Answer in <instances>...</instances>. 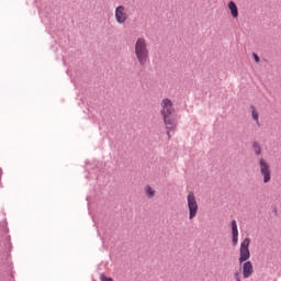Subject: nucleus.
Returning <instances> with one entry per match:
<instances>
[{"label":"nucleus","instance_id":"obj_1","mask_svg":"<svg viewBox=\"0 0 281 281\" xmlns=\"http://www.w3.org/2000/svg\"><path fill=\"white\" fill-rule=\"evenodd\" d=\"M161 106V115L167 128H175V108H172V101L170 99H164Z\"/></svg>","mask_w":281,"mask_h":281},{"label":"nucleus","instance_id":"obj_2","mask_svg":"<svg viewBox=\"0 0 281 281\" xmlns=\"http://www.w3.org/2000/svg\"><path fill=\"white\" fill-rule=\"evenodd\" d=\"M135 56L140 65L144 67L148 63V45L144 37H138L135 43Z\"/></svg>","mask_w":281,"mask_h":281},{"label":"nucleus","instance_id":"obj_3","mask_svg":"<svg viewBox=\"0 0 281 281\" xmlns=\"http://www.w3.org/2000/svg\"><path fill=\"white\" fill-rule=\"evenodd\" d=\"M249 245H251V239L249 237H246L239 248V263L243 265V262H247L249 258H251V252L249 251Z\"/></svg>","mask_w":281,"mask_h":281},{"label":"nucleus","instance_id":"obj_4","mask_svg":"<svg viewBox=\"0 0 281 281\" xmlns=\"http://www.w3.org/2000/svg\"><path fill=\"white\" fill-rule=\"evenodd\" d=\"M188 201V209H189V218L192 221L196 216V213L199 212V204L196 203V196H194V193L190 192L187 198Z\"/></svg>","mask_w":281,"mask_h":281},{"label":"nucleus","instance_id":"obj_5","mask_svg":"<svg viewBox=\"0 0 281 281\" xmlns=\"http://www.w3.org/2000/svg\"><path fill=\"white\" fill-rule=\"evenodd\" d=\"M260 175L263 176V183H269L271 181V168L269 164L263 158L259 160Z\"/></svg>","mask_w":281,"mask_h":281},{"label":"nucleus","instance_id":"obj_6","mask_svg":"<svg viewBox=\"0 0 281 281\" xmlns=\"http://www.w3.org/2000/svg\"><path fill=\"white\" fill-rule=\"evenodd\" d=\"M124 10H126L124 8V5H119L116 7L115 9V19H116V22L120 23V25H122V23H126V12H124Z\"/></svg>","mask_w":281,"mask_h":281},{"label":"nucleus","instance_id":"obj_7","mask_svg":"<svg viewBox=\"0 0 281 281\" xmlns=\"http://www.w3.org/2000/svg\"><path fill=\"white\" fill-rule=\"evenodd\" d=\"M231 229H232V245L233 247H236V245H238V224L236 223V220H233L231 222Z\"/></svg>","mask_w":281,"mask_h":281},{"label":"nucleus","instance_id":"obj_8","mask_svg":"<svg viewBox=\"0 0 281 281\" xmlns=\"http://www.w3.org/2000/svg\"><path fill=\"white\" fill-rule=\"evenodd\" d=\"M243 276L246 280L247 278H251V276H254V263H251V261H244Z\"/></svg>","mask_w":281,"mask_h":281},{"label":"nucleus","instance_id":"obj_9","mask_svg":"<svg viewBox=\"0 0 281 281\" xmlns=\"http://www.w3.org/2000/svg\"><path fill=\"white\" fill-rule=\"evenodd\" d=\"M228 9L231 10L233 19H238V5H236V2L229 1Z\"/></svg>","mask_w":281,"mask_h":281},{"label":"nucleus","instance_id":"obj_10","mask_svg":"<svg viewBox=\"0 0 281 281\" xmlns=\"http://www.w3.org/2000/svg\"><path fill=\"white\" fill-rule=\"evenodd\" d=\"M252 150L257 157H260V155H262V147L260 146V143H258V140L252 142Z\"/></svg>","mask_w":281,"mask_h":281},{"label":"nucleus","instance_id":"obj_11","mask_svg":"<svg viewBox=\"0 0 281 281\" xmlns=\"http://www.w3.org/2000/svg\"><path fill=\"white\" fill-rule=\"evenodd\" d=\"M146 195L148 196V199H153V196H155V190L151 187H147Z\"/></svg>","mask_w":281,"mask_h":281},{"label":"nucleus","instance_id":"obj_12","mask_svg":"<svg viewBox=\"0 0 281 281\" xmlns=\"http://www.w3.org/2000/svg\"><path fill=\"white\" fill-rule=\"evenodd\" d=\"M251 115H252V120H255V122H258V120H259L258 111L252 110Z\"/></svg>","mask_w":281,"mask_h":281},{"label":"nucleus","instance_id":"obj_13","mask_svg":"<svg viewBox=\"0 0 281 281\" xmlns=\"http://www.w3.org/2000/svg\"><path fill=\"white\" fill-rule=\"evenodd\" d=\"M100 280H101V281H113V278L106 277V276H104V274H101V276H100Z\"/></svg>","mask_w":281,"mask_h":281},{"label":"nucleus","instance_id":"obj_14","mask_svg":"<svg viewBox=\"0 0 281 281\" xmlns=\"http://www.w3.org/2000/svg\"><path fill=\"white\" fill-rule=\"evenodd\" d=\"M252 56H254L256 63H260V57L258 56V54L252 53Z\"/></svg>","mask_w":281,"mask_h":281},{"label":"nucleus","instance_id":"obj_15","mask_svg":"<svg viewBox=\"0 0 281 281\" xmlns=\"http://www.w3.org/2000/svg\"><path fill=\"white\" fill-rule=\"evenodd\" d=\"M239 276H240V272H238V271H236V272L234 273V278H239Z\"/></svg>","mask_w":281,"mask_h":281},{"label":"nucleus","instance_id":"obj_16","mask_svg":"<svg viewBox=\"0 0 281 281\" xmlns=\"http://www.w3.org/2000/svg\"><path fill=\"white\" fill-rule=\"evenodd\" d=\"M235 281H240V277H235Z\"/></svg>","mask_w":281,"mask_h":281},{"label":"nucleus","instance_id":"obj_17","mask_svg":"<svg viewBox=\"0 0 281 281\" xmlns=\"http://www.w3.org/2000/svg\"><path fill=\"white\" fill-rule=\"evenodd\" d=\"M167 135H168V137H169V139H170V137H171V136H170V132H167Z\"/></svg>","mask_w":281,"mask_h":281}]
</instances>
